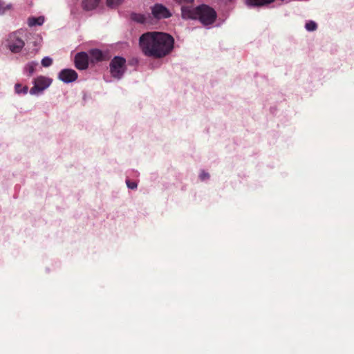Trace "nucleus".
Returning a JSON list of instances; mask_svg holds the SVG:
<instances>
[{"label":"nucleus","mask_w":354,"mask_h":354,"mask_svg":"<svg viewBox=\"0 0 354 354\" xmlns=\"http://www.w3.org/2000/svg\"><path fill=\"white\" fill-rule=\"evenodd\" d=\"M174 39L169 34L161 32H148L139 39L142 52L148 57L162 58L174 48Z\"/></svg>","instance_id":"obj_1"},{"label":"nucleus","mask_w":354,"mask_h":354,"mask_svg":"<svg viewBox=\"0 0 354 354\" xmlns=\"http://www.w3.org/2000/svg\"><path fill=\"white\" fill-rule=\"evenodd\" d=\"M181 15L185 19H196L204 25H209L214 22L216 18L215 10L211 7L203 4L196 8H191L189 6L181 7Z\"/></svg>","instance_id":"obj_2"},{"label":"nucleus","mask_w":354,"mask_h":354,"mask_svg":"<svg viewBox=\"0 0 354 354\" xmlns=\"http://www.w3.org/2000/svg\"><path fill=\"white\" fill-rule=\"evenodd\" d=\"M21 35V32L17 31L8 35L6 40V46L11 52L17 53L20 52L24 46L25 43L22 39Z\"/></svg>","instance_id":"obj_3"},{"label":"nucleus","mask_w":354,"mask_h":354,"mask_svg":"<svg viewBox=\"0 0 354 354\" xmlns=\"http://www.w3.org/2000/svg\"><path fill=\"white\" fill-rule=\"evenodd\" d=\"M125 64V59L121 57H115L110 63V71L112 76L120 79L126 69Z\"/></svg>","instance_id":"obj_4"},{"label":"nucleus","mask_w":354,"mask_h":354,"mask_svg":"<svg viewBox=\"0 0 354 354\" xmlns=\"http://www.w3.org/2000/svg\"><path fill=\"white\" fill-rule=\"evenodd\" d=\"M50 83V79L44 76L38 77L34 80V86L30 88V93L31 95L39 94L48 88Z\"/></svg>","instance_id":"obj_5"},{"label":"nucleus","mask_w":354,"mask_h":354,"mask_svg":"<svg viewBox=\"0 0 354 354\" xmlns=\"http://www.w3.org/2000/svg\"><path fill=\"white\" fill-rule=\"evenodd\" d=\"M153 16L158 19L169 18L171 16L169 10L162 4H156L151 8Z\"/></svg>","instance_id":"obj_6"},{"label":"nucleus","mask_w":354,"mask_h":354,"mask_svg":"<svg viewBox=\"0 0 354 354\" xmlns=\"http://www.w3.org/2000/svg\"><path fill=\"white\" fill-rule=\"evenodd\" d=\"M58 78L64 83H70L77 80V73L73 69H63L59 73Z\"/></svg>","instance_id":"obj_7"},{"label":"nucleus","mask_w":354,"mask_h":354,"mask_svg":"<svg viewBox=\"0 0 354 354\" xmlns=\"http://www.w3.org/2000/svg\"><path fill=\"white\" fill-rule=\"evenodd\" d=\"M75 64L77 68L84 70L88 66V57L84 52L77 53L75 57Z\"/></svg>","instance_id":"obj_8"},{"label":"nucleus","mask_w":354,"mask_h":354,"mask_svg":"<svg viewBox=\"0 0 354 354\" xmlns=\"http://www.w3.org/2000/svg\"><path fill=\"white\" fill-rule=\"evenodd\" d=\"M100 0H82V6L84 10L90 11L96 8Z\"/></svg>","instance_id":"obj_9"},{"label":"nucleus","mask_w":354,"mask_h":354,"mask_svg":"<svg viewBox=\"0 0 354 354\" xmlns=\"http://www.w3.org/2000/svg\"><path fill=\"white\" fill-rule=\"evenodd\" d=\"M89 53H90L92 62H93V61L97 62V61H100L102 59V57H103L102 53L101 50H100L98 49H92L91 50H90Z\"/></svg>","instance_id":"obj_10"},{"label":"nucleus","mask_w":354,"mask_h":354,"mask_svg":"<svg viewBox=\"0 0 354 354\" xmlns=\"http://www.w3.org/2000/svg\"><path fill=\"white\" fill-rule=\"evenodd\" d=\"M274 0H247V3L252 6H262L273 2Z\"/></svg>","instance_id":"obj_11"},{"label":"nucleus","mask_w":354,"mask_h":354,"mask_svg":"<svg viewBox=\"0 0 354 354\" xmlns=\"http://www.w3.org/2000/svg\"><path fill=\"white\" fill-rule=\"evenodd\" d=\"M131 19L140 24H145L147 21V17L143 14L140 13H132L131 15Z\"/></svg>","instance_id":"obj_12"},{"label":"nucleus","mask_w":354,"mask_h":354,"mask_svg":"<svg viewBox=\"0 0 354 354\" xmlns=\"http://www.w3.org/2000/svg\"><path fill=\"white\" fill-rule=\"evenodd\" d=\"M44 21V19L41 17L38 18L32 17L28 19V24L29 26H34L36 25L40 26L43 24Z\"/></svg>","instance_id":"obj_13"},{"label":"nucleus","mask_w":354,"mask_h":354,"mask_svg":"<svg viewBox=\"0 0 354 354\" xmlns=\"http://www.w3.org/2000/svg\"><path fill=\"white\" fill-rule=\"evenodd\" d=\"M37 63L36 62H30L28 63L24 68L25 72L28 74V76H31L35 71V67L37 66Z\"/></svg>","instance_id":"obj_14"},{"label":"nucleus","mask_w":354,"mask_h":354,"mask_svg":"<svg viewBox=\"0 0 354 354\" xmlns=\"http://www.w3.org/2000/svg\"><path fill=\"white\" fill-rule=\"evenodd\" d=\"M123 1L124 0H106V3L109 8H113L120 5Z\"/></svg>","instance_id":"obj_15"},{"label":"nucleus","mask_w":354,"mask_h":354,"mask_svg":"<svg viewBox=\"0 0 354 354\" xmlns=\"http://www.w3.org/2000/svg\"><path fill=\"white\" fill-rule=\"evenodd\" d=\"M11 8H12L11 4L6 5L3 1L0 0V15L4 14L6 10H10Z\"/></svg>","instance_id":"obj_16"},{"label":"nucleus","mask_w":354,"mask_h":354,"mask_svg":"<svg viewBox=\"0 0 354 354\" xmlns=\"http://www.w3.org/2000/svg\"><path fill=\"white\" fill-rule=\"evenodd\" d=\"M28 86H24L21 89V85L20 84H16L15 86V92L18 94L24 93L26 94L28 92Z\"/></svg>","instance_id":"obj_17"},{"label":"nucleus","mask_w":354,"mask_h":354,"mask_svg":"<svg viewBox=\"0 0 354 354\" xmlns=\"http://www.w3.org/2000/svg\"><path fill=\"white\" fill-rule=\"evenodd\" d=\"M317 24L313 21H310L305 25V28L308 31H314L317 29Z\"/></svg>","instance_id":"obj_18"},{"label":"nucleus","mask_w":354,"mask_h":354,"mask_svg":"<svg viewBox=\"0 0 354 354\" xmlns=\"http://www.w3.org/2000/svg\"><path fill=\"white\" fill-rule=\"evenodd\" d=\"M53 63V59L49 57H45L41 60V65L44 67H48Z\"/></svg>","instance_id":"obj_19"},{"label":"nucleus","mask_w":354,"mask_h":354,"mask_svg":"<svg viewBox=\"0 0 354 354\" xmlns=\"http://www.w3.org/2000/svg\"><path fill=\"white\" fill-rule=\"evenodd\" d=\"M126 183L129 189H133L137 187V183L136 182H131L129 180H127Z\"/></svg>","instance_id":"obj_20"},{"label":"nucleus","mask_w":354,"mask_h":354,"mask_svg":"<svg viewBox=\"0 0 354 354\" xmlns=\"http://www.w3.org/2000/svg\"><path fill=\"white\" fill-rule=\"evenodd\" d=\"M199 178L201 180H205L209 178V174L205 171H202L199 175Z\"/></svg>","instance_id":"obj_21"}]
</instances>
